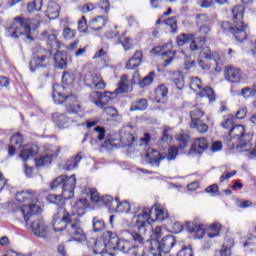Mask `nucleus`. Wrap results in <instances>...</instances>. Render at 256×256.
Segmentation results:
<instances>
[{
    "label": "nucleus",
    "mask_w": 256,
    "mask_h": 256,
    "mask_svg": "<svg viewBox=\"0 0 256 256\" xmlns=\"http://www.w3.org/2000/svg\"><path fill=\"white\" fill-rule=\"evenodd\" d=\"M54 231H66L70 237V241L77 243H85L87 241V234L83 231L81 220L75 218V213H69L66 207L58 208V212L54 215L52 223Z\"/></svg>",
    "instance_id": "obj_1"
},
{
    "label": "nucleus",
    "mask_w": 256,
    "mask_h": 256,
    "mask_svg": "<svg viewBox=\"0 0 256 256\" xmlns=\"http://www.w3.org/2000/svg\"><path fill=\"white\" fill-rule=\"evenodd\" d=\"M140 212H135L133 216V222L138 227V232L131 233V237L135 243H139L143 245L147 239V231L149 227H151V223L149 222V217L153 215V211L155 213V221H165L169 217V212L163 208H157L152 206L149 208H138Z\"/></svg>",
    "instance_id": "obj_2"
},
{
    "label": "nucleus",
    "mask_w": 256,
    "mask_h": 256,
    "mask_svg": "<svg viewBox=\"0 0 256 256\" xmlns=\"http://www.w3.org/2000/svg\"><path fill=\"white\" fill-rule=\"evenodd\" d=\"M77 185V178L75 177V174H72L71 176L67 175H60L58 176L53 182L50 184V189L52 191H55L57 187H61L62 194H49L47 196V201L49 203H53L54 205H58L59 209L60 207H65V201H68V199H73L75 195V186Z\"/></svg>",
    "instance_id": "obj_3"
},
{
    "label": "nucleus",
    "mask_w": 256,
    "mask_h": 256,
    "mask_svg": "<svg viewBox=\"0 0 256 256\" xmlns=\"http://www.w3.org/2000/svg\"><path fill=\"white\" fill-rule=\"evenodd\" d=\"M41 18H22L15 17L14 20L6 28L8 36L12 39L24 37L28 41H35L33 33L39 29Z\"/></svg>",
    "instance_id": "obj_4"
},
{
    "label": "nucleus",
    "mask_w": 256,
    "mask_h": 256,
    "mask_svg": "<svg viewBox=\"0 0 256 256\" xmlns=\"http://www.w3.org/2000/svg\"><path fill=\"white\" fill-rule=\"evenodd\" d=\"M245 15V7L237 5L232 8V21L235 25L230 24L229 21L221 23V29L226 35H232L233 39L238 43L247 41V24L243 21Z\"/></svg>",
    "instance_id": "obj_5"
},
{
    "label": "nucleus",
    "mask_w": 256,
    "mask_h": 256,
    "mask_svg": "<svg viewBox=\"0 0 256 256\" xmlns=\"http://www.w3.org/2000/svg\"><path fill=\"white\" fill-rule=\"evenodd\" d=\"M16 201L24 203L20 207V213L23 215L25 223H29L31 217L41 213V205H39V198L35 190H21L15 195Z\"/></svg>",
    "instance_id": "obj_6"
},
{
    "label": "nucleus",
    "mask_w": 256,
    "mask_h": 256,
    "mask_svg": "<svg viewBox=\"0 0 256 256\" xmlns=\"http://www.w3.org/2000/svg\"><path fill=\"white\" fill-rule=\"evenodd\" d=\"M178 141L180 144L178 147L170 146L168 148V154L166 156H161V153L159 151L149 148L146 155H145V161L146 163H149V165L159 167L163 159H167V161H175L177 159V155H179V151H183V149H187V145L189 143V135L187 134H181L178 136Z\"/></svg>",
    "instance_id": "obj_7"
},
{
    "label": "nucleus",
    "mask_w": 256,
    "mask_h": 256,
    "mask_svg": "<svg viewBox=\"0 0 256 256\" xmlns=\"http://www.w3.org/2000/svg\"><path fill=\"white\" fill-rule=\"evenodd\" d=\"M227 141L232 143L231 149H237V151L241 153L243 151H247L243 149H245L247 145H251V141H253V135L245 131L244 125L238 124L229 130Z\"/></svg>",
    "instance_id": "obj_8"
},
{
    "label": "nucleus",
    "mask_w": 256,
    "mask_h": 256,
    "mask_svg": "<svg viewBox=\"0 0 256 256\" xmlns=\"http://www.w3.org/2000/svg\"><path fill=\"white\" fill-rule=\"evenodd\" d=\"M119 245V236L117 233L106 231L102 236L94 241V253L95 255H103L107 253V249L110 251H117Z\"/></svg>",
    "instance_id": "obj_9"
},
{
    "label": "nucleus",
    "mask_w": 256,
    "mask_h": 256,
    "mask_svg": "<svg viewBox=\"0 0 256 256\" xmlns=\"http://www.w3.org/2000/svg\"><path fill=\"white\" fill-rule=\"evenodd\" d=\"M52 51L45 49L41 46H37L32 54V58L29 62V69L31 73H35L37 69H47L51 65Z\"/></svg>",
    "instance_id": "obj_10"
},
{
    "label": "nucleus",
    "mask_w": 256,
    "mask_h": 256,
    "mask_svg": "<svg viewBox=\"0 0 256 256\" xmlns=\"http://www.w3.org/2000/svg\"><path fill=\"white\" fill-rule=\"evenodd\" d=\"M176 243L177 240L173 235L164 236L161 241L151 240L149 253L151 256H161V253H170Z\"/></svg>",
    "instance_id": "obj_11"
},
{
    "label": "nucleus",
    "mask_w": 256,
    "mask_h": 256,
    "mask_svg": "<svg viewBox=\"0 0 256 256\" xmlns=\"http://www.w3.org/2000/svg\"><path fill=\"white\" fill-rule=\"evenodd\" d=\"M52 97L54 99V103L61 105V103H75L77 101V94H73L69 92L67 87L63 85L56 84L53 86Z\"/></svg>",
    "instance_id": "obj_12"
},
{
    "label": "nucleus",
    "mask_w": 256,
    "mask_h": 256,
    "mask_svg": "<svg viewBox=\"0 0 256 256\" xmlns=\"http://www.w3.org/2000/svg\"><path fill=\"white\" fill-rule=\"evenodd\" d=\"M205 43H207V37H196L194 34V38L190 43V51H200V49H202L201 55L204 59H208L209 61H215V63H217V59H215V54H211V49H209V47H205Z\"/></svg>",
    "instance_id": "obj_13"
},
{
    "label": "nucleus",
    "mask_w": 256,
    "mask_h": 256,
    "mask_svg": "<svg viewBox=\"0 0 256 256\" xmlns=\"http://www.w3.org/2000/svg\"><path fill=\"white\" fill-rule=\"evenodd\" d=\"M205 116V112L201 111L200 109H194L190 111V127L191 129H195L198 133H207L209 131V125L204 123L203 120H201L202 117Z\"/></svg>",
    "instance_id": "obj_14"
},
{
    "label": "nucleus",
    "mask_w": 256,
    "mask_h": 256,
    "mask_svg": "<svg viewBox=\"0 0 256 256\" xmlns=\"http://www.w3.org/2000/svg\"><path fill=\"white\" fill-rule=\"evenodd\" d=\"M59 151H61V148L55 146L50 148L45 155L34 159L36 167H47V165H51V161L59 157Z\"/></svg>",
    "instance_id": "obj_15"
},
{
    "label": "nucleus",
    "mask_w": 256,
    "mask_h": 256,
    "mask_svg": "<svg viewBox=\"0 0 256 256\" xmlns=\"http://www.w3.org/2000/svg\"><path fill=\"white\" fill-rule=\"evenodd\" d=\"M31 230L36 237H41L42 239L47 238L49 235V226L42 218H37L32 222Z\"/></svg>",
    "instance_id": "obj_16"
},
{
    "label": "nucleus",
    "mask_w": 256,
    "mask_h": 256,
    "mask_svg": "<svg viewBox=\"0 0 256 256\" xmlns=\"http://www.w3.org/2000/svg\"><path fill=\"white\" fill-rule=\"evenodd\" d=\"M105 128L102 126H96L90 133H86L84 135V138L82 140V143H85L87 141V137L90 135V143L92 145H98L99 141L105 140Z\"/></svg>",
    "instance_id": "obj_17"
},
{
    "label": "nucleus",
    "mask_w": 256,
    "mask_h": 256,
    "mask_svg": "<svg viewBox=\"0 0 256 256\" xmlns=\"http://www.w3.org/2000/svg\"><path fill=\"white\" fill-rule=\"evenodd\" d=\"M196 25L198 27V33L202 35V37H207L209 33H211V22L209 20V16L206 14L197 15Z\"/></svg>",
    "instance_id": "obj_18"
},
{
    "label": "nucleus",
    "mask_w": 256,
    "mask_h": 256,
    "mask_svg": "<svg viewBox=\"0 0 256 256\" xmlns=\"http://www.w3.org/2000/svg\"><path fill=\"white\" fill-rule=\"evenodd\" d=\"M84 81L91 89H105V81L101 78V74H88Z\"/></svg>",
    "instance_id": "obj_19"
},
{
    "label": "nucleus",
    "mask_w": 256,
    "mask_h": 256,
    "mask_svg": "<svg viewBox=\"0 0 256 256\" xmlns=\"http://www.w3.org/2000/svg\"><path fill=\"white\" fill-rule=\"evenodd\" d=\"M117 251H121L122 253H129L132 256H141L139 253V247L132 245V243L127 240L118 239Z\"/></svg>",
    "instance_id": "obj_20"
},
{
    "label": "nucleus",
    "mask_w": 256,
    "mask_h": 256,
    "mask_svg": "<svg viewBox=\"0 0 256 256\" xmlns=\"http://www.w3.org/2000/svg\"><path fill=\"white\" fill-rule=\"evenodd\" d=\"M209 144L207 143V139L205 138H198L195 142L191 145L188 155H203V152L208 149Z\"/></svg>",
    "instance_id": "obj_21"
},
{
    "label": "nucleus",
    "mask_w": 256,
    "mask_h": 256,
    "mask_svg": "<svg viewBox=\"0 0 256 256\" xmlns=\"http://www.w3.org/2000/svg\"><path fill=\"white\" fill-rule=\"evenodd\" d=\"M42 37L47 39V45L50 48L48 51H59L61 49V42L57 39V35L49 31H43Z\"/></svg>",
    "instance_id": "obj_22"
},
{
    "label": "nucleus",
    "mask_w": 256,
    "mask_h": 256,
    "mask_svg": "<svg viewBox=\"0 0 256 256\" xmlns=\"http://www.w3.org/2000/svg\"><path fill=\"white\" fill-rule=\"evenodd\" d=\"M243 78V73L241 69L235 67H228L225 71V79L229 83H240Z\"/></svg>",
    "instance_id": "obj_23"
},
{
    "label": "nucleus",
    "mask_w": 256,
    "mask_h": 256,
    "mask_svg": "<svg viewBox=\"0 0 256 256\" xmlns=\"http://www.w3.org/2000/svg\"><path fill=\"white\" fill-rule=\"evenodd\" d=\"M87 207H89V203H87V199H79L75 202L72 209L74 213V219L77 217H83L87 213ZM77 215V217H75Z\"/></svg>",
    "instance_id": "obj_24"
},
{
    "label": "nucleus",
    "mask_w": 256,
    "mask_h": 256,
    "mask_svg": "<svg viewBox=\"0 0 256 256\" xmlns=\"http://www.w3.org/2000/svg\"><path fill=\"white\" fill-rule=\"evenodd\" d=\"M53 54L54 65L56 69H65L67 67V52L55 50Z\"/></svg>",
    "instance_id": "obj_25"
},
{
    "label": "nucleus",
    "mask_w": 256,
    "mask_h": 256,
    "mask_svg": "<svg viewBox=\"0 0 256 256\" xmlns=\"http://www.w3.org/2000/svg\"><path fill=\"white\" fill-rule=\"evenodd\" d=\"M162 25H164L166 33H172V35H176V33L179 31L177 26V18L175 16L164 19L162 21Z\"/></svg>",
    "instance_id": "obj_26"
},
{
    "label": "nucleus",
    "mask_w": 256,
    "mask_h": 256,
    "mask_svg": "<svg viewBox=\"0 0 256 256\" xmlns=\"http://www.w3.org/2000/svg\"><path fill=\"white\" fill-rule=\"evenodd\" d=\"M117 97V92H104L102 93V96L100 97V101L96 102V107L99 109H105L113 99Z\"/></svg>",
    "instance_id": "obj_27"
},
{
    "label": "nucleus",
    "mask_w": 256,
    "mask_h": 256,
    "mask_svg": "<svg viewBox=\"0 0 256 256\" xmlns=\"http://www.w3.org/2000/svg\"><path fill=\"white\" fill-rule=\"evenodd\" d=\"M142 61H143V52L137 50L134 53L133 57H131L127 62L126 69H129V70L137 69V67L141 65Z\"/></svg>",
    "instance_id": "obj_28"
},
{
    "label": "nucleus",
    "mask_w": 256,
    "mask_h": 256,
    "mask_svg": "<svg viewBox=\"0 0 256 256\" xmlns=\"http://www.w3.org/2000/svg\"><path fill=\"white\" fill-rule=\"evenodd\" d=\"M60 11H61V7H59V4L51 1L47 5L45 14H46V17H48V19H57V17H59Z\"/></svg>",
    "instance_id": "obj_29"
},
{
    "label": "nucleus",
    "mask_w": 256,
    "mask_h": 256,
    "mask_svg": "<svg viewBox=\"0 0 256 256\" xmlns=\"http://www.w3.org/2000/svg\"><path fill=\"white\" fill-rule=\"evenodd\" d=\"M81 159H83V156L81 155V152H79L75 157H72L65 162L64 169L66 171H73V169H77V167H79V163H81Z\"/></svg>",
    "instance_id": "obj_30"
},
{
    "label": "nucleus",
    "mask_w": 256,
    "mask_h": 256,
    "mask_svg": "<svg viewBox=\"0 0 256 256\" xmlns=\"http://www.w3.org/2000/svg\"><path fill=\"white\" fill-rule=\"evenodd\" d=\"M112 203L114 205L113 211L116 213H129L131 211V204L127 201L120 202L119 198H115V202Z\"/></svg>",
    "instance_id": "obj_31"
},
{
    "label": "nucleus",
    "mask_w": 256,
    "mask_h": 256,
    "mask_svg": "<svg viewBox=\"0 0 256 256\" xmlns=\"http://www.w3.org/2000/svg\"><path fill=\"white\" fill-rule=\"evenodd\" d=\"M169 90L165 85H160L158 88L155 89V99L156 103H165L167 100V95Z\"/></svg>",
    "instance_id": "obj_32"
},
{
    "label": "nucleus",
    "mask_w": 256,
    "mask_h": 256,
    "mask_svg": "<svg viewBox=\"0 0 256 256\" xmlns=\"http://www.w3.org/2000/svg\"><path fill=\"white\" fill-rule=\"evenodd\" d=\"M107 25V18L105 16H98L91 20L90 27L92 31H101Z\"/></svg>",
    "instance_id": "obj_33"
},
{
    "label": "nucleus",
    "mask_w": 256,
    "mask_h": 256,
    "mask_svg": "<svg viewBox=\"0 0 256 256\" xmlns=\"http://www.w3.org/2000/svg\"><path fill=\"white\" fill-rule=\"evenodd\" d=\"M38 151L39 149L37 146L27 147L21 151L19 157L22 159V161H29V159H33V157L37 155Z\"/></svg>",
    "instance_id": "obj_34"
},
{
    "label": "nucleus",
    "mask_w": 256,
    "mask_h": 256,
    "mask_svg": "<svg viewBox=\"0 0 256 256\" xmlns=\"http://www.w3.org/2000/svg\"><path fill=\"white\" fill-rule=\"evenodd\" d=\"M149 107L147 99L142 98L132 102L130 111H145Z\"/></svg>",
    "instance_id": "obj_35"
},
{
    "label": "nucleus",
    "mask_w": 256,
    "mask_h": 256,
    "mask_svg": "<svg viewBox=\"0 0 256 256\" xmlns=\"http://www.w3.org/2000/svg\"><path fill=\"white\" fill-rule=\"evenodd\" d=\"M195 39V34H180L176 37V43L178 47H183V45H187L189 41H193Z\"/></svg>",
    "instance_id": "obj_36"
},
{
    "label": "nucleus",
    "mask_w": 256,
    "mask_h": 256,
    "mask_svg": "<svg viewBox=\"0 0 256 256\" xmlns=\"http://www.w3.org/2000/svg\"><path fill=\"white\" fill-rule=\"evenodd\" d=\"M186 230L188 233H197L200 237H203V233H205V229L201 225L192 222H186Z\"/></svg>",
    "instance_id": "obj_37"
},
{
    "label": "nucleus",
    "mask_w": 256,
    "mask_h": 256,
    "mask_svg": "<svg viewBox=\"0 0 256 256\" xmlns=\"http://www.w3.org/2000/svg\"><path fill=\"white\" fill-rule=\"evenodd\" d=\"M221 223L216 222L210 225L207 236L209 239H214V237H219V233H221Z\"/></svg>",
    "instance_id": "obj_38"
},
{
    "label": "nucleus",
    "mask_w": 256,
    "mask_h": 256,
    "mask_svg": "<svg viewBox=\"0 0 256 256\" xmlns=\"http://www.w3.org/2000/svg\"><path fill=\"white\" fill-rule=\"evenodd\" d=\"M92 227L94 233H101V231H105V220L99 217H94L92 219Z\"/></svg>",
    "instance_id": "obj_39"
},
{
    "label": "nucleus",
    "mask_w": 256,
    "mask_h": 256,
    "mask_svg": "<svg viewBox=\"0 0 256 256\" xmlns=\"http://www.w3.org/2000/svg\"><path fill=\"white\" fill-rule=\"evenodd\" d=\"M199 97H207L211 103L216 100L215 97V90H213L211 87L206 86L202 88V90L199 92Z\"/></svg>",
    "instance_id": "obj_40"
},
{
    "label": "nucleus",
    "mask_w": 256,
    "mask_h": 256,
    "mask_svg": "<svg viewBox=\"0 0 256 256\" xmlns=\"http://www.w3.org/2000/svg\"><path fill=\"white\" fill-rule=\"evenodd\" d=\"M190 89L195 93H197V91L201 92L203 90V82H201L199 77H190Z\"/></svg>",
    "instance_id": "obj_41"
},
{
    "label": "nucleus",
    "mask_w": 256,
    "mask_h": 256,
    "mask_svg": "<svg viewBox=\"0 0 256 256\" xmlns=\"http://www.w3.org/2000/svg\"><path fill=\"white\" fill-rule=\"evenodd\" d=\"M53 119L58 127H65L69 123V118L65 114L56 113L53 115Z\"/></svg>",
    "instance_id": "obj_42"
},
{
    "label": "nucleus",
    "mask_w": 256,
    "mask_h": 256,
    "mask_svg": "<svg viewBox=\"0 0 256 256\" xmlns=\"http://www.w3.org/2000/svg\"><path fill=\"white\" fill-rule=\"evenodd\" d=\"M154 79H155V71H151L142 80H139L138 85L141 89H143V87H148V85H151Z\"/></svg>",
    "instance_id": "obj_43"
},
{
    "label": "nucleus",
    "mask_w": 256,
    "mask_h": 256,
    "mask_svg": "<svg viewBox=\"0 0 256 256\" xmlns=\"http://www.w3.org/2000/svg\"><path fill=\"white\" fill-rule=\"evenodd\" d=\"M241 95L245 99H251V97H255L256 95V84L252 87H245L241 90Z\"/></svg>",
    "instance_id": "obj_44"
},
{
    "label": "nucleus",
    "mask_w": 256,
    "mask_h": 256,
    "mask_svg": "<svg viewBox=\"0 0 256 256\" xmlns=\"http://www.w3.org/2000/svg\"><path fill=\"white\" fill-rule=\"evenodd\" d=\"M75 81V73L72 71H66L62 75V83L64 85H73V82Z\"/></svg>",
    "instance_id": "obj_45"
},
{
    "label": "nucleus",
    "mask_w": 256,
    "mask_h": 256,
    "mask_svg": "<svg viewBox=\"0 0 256 256\" xmlns=\"http://www.w3.org/2000/svg\"><path fill=\"white\" fill-rule=\"evenodd\" d=\"M43 9V0H34L31 3H28V11L29 13H33V11H41Z\"/></svg>",
    "instance_id": "obj_46"
},
{
    "label": "nucleus",
    "mask_w": 256,
    "mask_h": 256,
    "mask_svg": "<svg viewBox=\"0 0 256 256\" xmlns=\"http://www.w3.org/2000/svg\"><path fill=\"white\" fill-rule=\"evenodd\" d=\"M100 203H103L106 207H109L112 211L115 209V206L113 203H115V200L111 195L101 196Z\"/></svg>",
    "instance_id": "obj_47"
},
{
    "label": "nucleus",
    "mask_w": 256,
    "mask_h": 256,
    "mask_svg": "<svg viewBox=\"0 0 256 256\" xmlns=\"http://www.w3.org/2000/svg\"><path fill=\"white\" fill-rule=\"evenodd\" d=\"M173 83L179 91H183V87H185V76L179 73L178 76L173 79Z\"/></svg>",
    "instance_id": "obj_48"
},
{
    "label": "nucleus",
    "mask_w": 256,
    "mask_h": 256,
    "mask_svg": "<svg viewBox=\"0 0 256 256\" xmlns=\"http://www.w3.org/2000/svg\"><path fill=\"white\" fill-rule=\"evenodd\" d=\"M235 121L236 118L233 115L228 116V118L221 123V127H223V129H233V127H235Z\"/></svg>",
    "instance_id": "obj_49"
},
{
    "label": "nucleus",
    "mask_w": 256,
    "mask_h": 256,
    "mask_svg": "<svg viewBox=\"0 0 256 256\" xmlns=\"http://www.w3.org/2000/svg\"><path fill=\"white\" fill-rule=\"evenodd\" d=\"M205 193H209V195H211V197H219V195H220V193H219V185L212 184L210 186H207L205 188Z\"/></svg>",
    "instance_id": "obj_50"
},
{
    "label": "nucleus",
    "mask_w": 256,
    "mask_h": 256,
    "mask_svg": "<svg viewBox=\"0 0 256 256\" xmlns=\"http://www.w3.org/2000/svg\"><path fill=\"white\" fill-rule=\"evenodd\" d=\"M102 93L103 92H99V91L91 92V94H90V101L92 103H94V105H97V103H99L101 101Z\"/></svg>",
    "instance_id": "obj_51"
},
{
    "label": "nucleus",
    "mask_w": 256,
    "mask_h": 256,
    "mask_svg": "<svg viewBox=\"0 0 256 256\" xmlns=\"http://www.w3.org/2000/svg\"><path fill=\"white\" fill-rule=\"evenodd\" d=\"M10 143L12 145H23V135H21L20 133L13 135L10 138Z\"/></svg>",
    "instance_id": "obj_52"
},
{
    "label": "nucleus",
    "mask_w": 256,
    "mask_h": 256,
    "mask_svg": "<svg viewBox=\"0 0 256 256\" xmlns=\"http://www.w3.org/2000/svg\"><path fill=\"white\" fill-rule=\"evenodd\" d=\"M63 37L67 41H69L71 39H74V37H75V30H73V29H71L69 27L64 28V30H63Z\"/></svg>",
    "instance_id": "obj_53"
},
{
    "label": "nucleus",
    "mask_w": 256,
    "mask_h": 256,
    "mask_svg": "<svg viewBox=\"0 0 256 256\" xmlns=\"http://www.w3.org/2000/svg\"><path fill=\"white\" fill-rule=\"evenodd\" d=\"M118 43H120L123 46L125 51H129V49H131V47H132L130 39L129 38H124L123 39V36L118 37Z\"/></svg>",
    "instance_id": "obj_54"
},
{
    "label": "nucleus",
    "mask_w": 256,
    "mask_h": 256,
    "mask_svg": "<svg viewBox=\"0 0 256 256\" xmlns=\"http://www.w3.org/2000/svg\"><path fill=\"white\" fill-rule=\"evenodd\" d=\"M177 256H193V248L191 245L185 246L177 253Z\"/></svg>",
    "instance_id": "obj_55"
},
{
    "label": "nucleus",
    "mask_w": 256,
    "mask_h": 256,
    "mask_svg": "<svg viewBox=\"0 0 256 256\" xmlns=\"http://www.w3.org/2000/svg\"><path fill=\"white\" fill-rule=\"evenodd\" d=\"M102 109H103L104 113L106 115H108V117H111L112 119H113V117H117V115L119 113L117 111V108H115V107H104Z\"/></svg>",
    "instance_id": "obj_56"
},
{
    "label": "nucleus",
    "mask_w": 256,
    "mask_h": 256,
    "mask_svg": "<svg viewBox=\"0 0 256 256\" xmlns=\"http://www.w3.org/2000/svg\"><path fill=\"white\" fill-rule=\"evenodd\" d=\"M90 199L93 203H100L101 202V196L99 195V192L95 189L90 190Z\"/></svg>",
    "instance_id": "obj_57"
},
{
    "label": "nucleus",
    "mask_w": 256,
    "mask_h": 256,
    "mask_svg": "<svg viewBox=\"0 0 256 256\" xmlns=\"http://www.w3.org/2000/svg\"><path fill=\"white\" fill-rule=\"evenodd\" d=\"M234 175H237V171H232V172H224L221 176H220V183H223L224 181H229V179H231V177H234Z\"/></svg>",
    "instance_id": "obj_58"
},
{
    "label": "nucleus",
    "mask_w": 256,
    "mask_h": 256,
    "mask_svg": "<svg viewBox=\"0 0 256 256\" xmlns=\"http://www.w3.org/2000/svg\"><path fill=\"white\" fill-rule=\"evenodd\" d=\"M78 29L81 33H85V31H87V20L85 19V16H82L78 21Z\"/></svg>",
    "instance_id": "obj_59"
},
{
    "label": "nucleus",
    "mask_w": 256,
    "mask_h": 256,
    "mask_svg": "<svg viewBox=\"0 0 256 256\" xmlns=\"http://www.w3.org/2000/svg\"><path fill=\"white\" fill-rule=\"evenodd\" d=\"M98 9H101L102 11H105L106 13H109V0H103L97 4Z\"/></svg>",
    "instance_id": "obj_60"
},
{
    "label": "nucleus",
    "mask_w": 256,
    "mask_h": 256,
    "mask_svg": "<svg viewBox=\"0 0 256 256\" xmlns=\"http://www.w3.org/2000/svg\"><path fill=\"white\" fill-rule=\"evenodd\" d=\"M197 5L199 7H203L204 9H209L213 5L212 0H196Z\"/></svg>",
    "instance_id": "obj_61"
},
{
    "label": "nucleus",
    "mask_w": 256,
    "mask_h": 256,
    "mask_svg": "<svg viewBox=\"0 0 256 256\" xmlns=\"http://www.w3.org/2000/svg\"><path fill=\"white\" fill-rule=\"evenodd\" d=\"M67 113H81V105L80 104H72L70 107L67 108Z\"/></svg>",
    "instance_id": "obj_62"
},
{
    "label": "nucleus",
    "mask_w": 256,
    "mask_h": 256,
    "mask_svg": "<svg viewBox=\"0 0 256 256\" xmlns=\"http://www.w3.org/2000/svg\"><path fill=\"white\" fill-rule=\"evenodd\" d=\"M161 239V227L157 226L152 234V241H159Z\"/></svg>",
    "instance_id": "obj_63"
},
{
    "label": "nucleus",
    "mask_w": 256,
    "mask_h": 256,
    "mask_svg": "<svg viewBox=\"0 0 256 256\" xmlns=\"http://www.w3.org/2000/svg\"><path fill=\"white\" fill-rule=\"evenodd\" d=\"M215 256H231V249L223 248L220 251H216Z\"/></svg>",
    "instance_id": "obj_64"
}]
</instances>
